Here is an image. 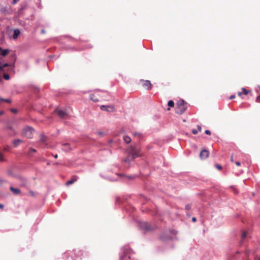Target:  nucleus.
<instances>
[{"mask_svg":"<svg viewBox=\"0 0 260 260\" xmlns=\"http://www.w3.org/2000/svg\"><path fill=\"white\" fill-rule=\"evenodd\" d=\"M4 182V180L0 178V185Z\"/></svg>","mask_w":260,"mask_h":260,"instance_id":"obj_62","label":"nucleus"},{"mask_svg":"<svg viewBox=\"0 0 260 260\" xmlns=\"http://www.w3.org/2000/svg\"><path fill=\"white\" fill-rule=\"evenodd\" d=\"M138 225L139 229L144 231L145 233L152 231L154 229L147 222L145 221H139L138 222Z\"/></svg>","mask_w":260,"mask_h":260,"instance_id":"obj_6","label":"nucleus"},{"mask_svg":"<svg viewBox=\"0 0 260 260\" xmlns=\"http://www.w3.org/2000/svg\"><path fill=\"white\" fill-rule=\"evenodd\" d=\"M37 152V150L32 147H30L29 150L28 154L29 155H31L32 153H35Z\"/></svg>","mask_w":260,"mask_h":260,"instance_id":"obj_33","label":"nucleus"},{"mask_svg":"<svg viewBox=\"0 0 260 260\" xmlns=\"http://www.w3.org/2000/svg\"><path fill=\"white\" fill-rule=\"evenodd\" d=\"M23 141L19 139H16L13 141L12 143L14 147H17L19 144L22 143Z\"/></svg>","mask_w":260,"mask_h":260,"instance_id":"obj_18","label":"nucleus"},{"mask_svg":"<svg viewBox=\"0 0 260 260\" xmlns=\"http://www.w3.org/2000/svg\"><path fill=\"white\" fill-rule=\"evenodd\" d=\"M141 81L144 82L143 86L147 87V90H150L152 88V84L149 80H144L143 79L140 80Z\"/></svg>","mask_w":260,"mask_h":260,"instance_id":"obj_15","label":"nucleus"},{"mask_svg":"<svg viewBox=\"0 0 260 260\" xmlns=\"http://www.w3.org/2000/svg\"><path fill=\"white\" fill-rule=\"evenodd\" d=\"M92 47V45H88L86 46V48H91Z\"/></svg>","mask_w":260,"mask_h":260,"instance_id":"obj_55","label":"nucleus"},{"mask_svg":"<svg viewBox=\"0 0 260 260\" xmlns=\"http://www.w3.org/2000/svg\"><path fill=\"white\" fill-rule=\"evenodd\" d=\"M49 58L50 59H53L55 57V59L59 57V56L56 57L55 55H49Z\"/></svg>","mask_w":260,"mask_h":260,"instance_id":"obj_38","label":"nucleus"},{"mask_svg":"<svg viewBox=\"0 0 260 260\" xmlns=\"http://www.w3.org/2000/svg\"><path fill=\"white\" fill-rule=\"evenodd\" d=\"M259 100H260V95H258L256 99H255V102H257V103H258L259 102Z\"/></svg>","mask_w":260,"mask_h":260,"instance_id":"obj_42","label":"nucleus"},{"mask_svg":"<svg viewBox=\"0 0 260 260\" xmlns=\"http://www.w3.org/2000/svg\"><path fill=\"white\" fill-rule=\"evenodd\" d=\"M209 152L206 149L202 150L200 153V158L201 159H205L209 156Z\"/></svg>","mask_w":260,"mask_h":260,"instance_id":"obj_10","label":"nucleus"},{"mask_svg":"<svg viewBox=\"0 0 260 260\" xmlns=\"http://www.w3.org/2000/svg\"><path fill=\"white\" fill-rule=\"evenodd\" d=\"M174 102L173 100H169L168 102V106L169 107H174Z\"/></svg>","mask_w":260,"mask_h":260,"instance_id":"obj_30","label":"nucleus"},{"mask_svg":"<svg viewBox=\"0 0 260 260\" xmlns=\"http://www.w3.org/2000/svg\"><path fill=\"white\" fill-rule=\"evenodd\" d=\"M10 51V50L8 48L3 49L2 47H0V55L2 56H6L9 53Z\"/></svg>","mask_w":260,"mask_h":260,"instance_id":"obj_14","label":"nucleus"},{"mask_svg":"<svg viewBox=\"0 0 260 260\" xmlns=\"http://www.w3.org/2000/svg\"><path fill=\"white\" fill-rule=\"evenodd\" d=\"M247 236V233L246 231H243L241 234V238L244 240L245 239Z\"/></svg>","mask_w":260,"mask_h":260,"instance_id":"obj_31","label":"nucleus"},{"mask_svg":"<svg viewBox=\"0 0 260 260\" xmlns=\"http://www.w3.org/2000/svg\"><path fill=\"white\" fill-rule=\"evenodd\" d=\"M77 178L78 177L77 176H74V178L67 181L66 183V185L69 186V185L73 184L75 182H76L77 181Z\"/></svg>","mask_w":260,"mask_h":260,"instance_id":"obj_20","label":"nucleus"},{"mask_svg":"<svg viewBox=\"0 0 260 260\" xmlns=\"http://www.w3.org/2000/svg\"><path fill=\"white\" fill-rule=\"evenodd\" d=\"M123 140L126 144L129 143L132 140L131 138L127 135L123 136Z\"/></svg>","mask_w":260,"mask_h":260,"instance_id":"obj_24","label":"nucleus"},{"mask_svg":"<svg viewBox=\"0 0 260 260\" xmlns=\"http://www.w3.org/2000/svg\"><path fill=\"white\" fill-rule=\"evenodd\" d=\"M6 128L7 130L12 131V132H13V134H10V135H16L17 134V133L15 132V131H14L13 127L11 124H8L6 126Z\"/></svg>","mask_w":260,"mask_h":260,"instance_id":"obj_21","label":"nucleus"},{"mask_svg":"<svg viewBox=\"0 0 260 260\" xmlns=\"http://www.w3.org/2000/svg\"><path fill=\"white\" fill-rule=\"evenodd\" d=\"M197 128H198V129H197L198 131H201V130H202V127H201V125H197Z\"/></svg>","mask_w":260,"mask_h":260,"instance_id":"obj_45","label":"nucleus"},{"mask_svg":"<svg viewBox=\"0 0 260 260\" xmlns=\"http://www.w3.org/2000/svg\"><path fill=\"white\" fill-rule=\"evenodd\" d=\"M27 3L26 2L23 3L21 4L20 9L18 10L19 14H21L23 11L27 7Z\"/></svg>","mask_w":260,"mask_h":260,"instance_id":"obj_22","label":"nucleus"},{"mask_svg":"<svg viewBox=\"0 0 260 260\" xmlns=\"http://www.w3.org/2000/svg\"><path fill=\"white\" fill-rule=\"evenodd\" d=\"M52 155L53 156V157L55 158H57L58 157V155L57 154H52Z\"/></svg>","mask_w":260,"mask_h":260,"instance_id":"obj_53","label":"nucleus"},{"mask_svg":"<svg viewBox=\"0 0 260 260\" xmlns=\"http://www.w3.org/2000/svg\"><path fill=\"white\" fill-rule=\"evenodd\" d=\"M20 30L18 28L11 29L9 30L8 35L10 39H17L20 35Z\"/></svg>","mask_w":260,"mask_h":260,"instance_id":"obj_7","label":"nucleus"},{"mask_svg":"<svg viewBox=\"0 0 260 260\" xmlns=\"http://www.w3.org/2000/svg\"><path fill=\"white\" fill-rule=\"evenodd\" d=\"M8 173L9 175H10L12 177H18V176L17 174L14 173L13 171L11 170H8Z\"/></svg>","mask_w":260,"mask_h":260,"instance_id":"obj_25","label":"nucleus"},{"mask_svg":"<svg viewBox=\"0 0 260 260\" xmlns=\"http://www.w3.org/2000/svg\"><path fill=\"white\" fill-rule=\"evenodd\" d=\"M119 177L120 179L124 181L127 179L133 180L136 177V175H126L123 173H118L116 174Z\"/></svg>","mask_w":260,"mask_h":260,"instance_id":"obj_8","label":"nucleus"},{"mask_svg":"<svg viewBox=\"0 0 260 260\" xmlns=\"http://www.w3.org/2000/svg\"><path fill=\"white\" fill-rule=\"evenodd\" d=\"M35 131V129L32 126L26 125L23 128L22 135L28 139H31Z\"/></svg>","mask_w":260,"mask_h":260,"instance_id":"obj_5","label":"nucleus"},{"mask_svg":"<svg viewBox=\"0 0 260 260\" xmlns=\"http://www.w3.org/2000/svg\"><path fill=\"white\" fill-rule=\"evenodd\" d=\"M177 232L174 229H170L164 231L160 235L159 238L161 240L164 242H168L173 240L176 238V235Z\"/></svg>","mask_w":260,"mask_h":260,"instance_id":"obj_2","label":"nucleus"},{"mask_svg":"<svg viewBox=\"0 0 260 260\" xmlns=\"http://www.w3.org/2000/svg\"><path fill=\"white\" fill-rule=\"evenodd\" d=\"M113 142V140H112V139H110V140L108 141V144H107V145H108V146H110V145H111Z\"/></svg>","mask_w":260,"mask_h":260,"instance_id":"obj_41","label":"nucleus"},{"mask_svg":"<svg viewBox=\"0 0 260 260\" xmlns=\"http://www.w3.org/2000/svg\"><path fill=\"white\" fill-rule=\"evenodd\" d=\"M101 177L107 179V180H108L110 181H117L118 180V179L117 178H111V177H104L103 176H102V175H101Z\"/></svg>","mask_w":260,"mask_h":260,"instance_id":"obj_23","label":"nucleus"},{"mask_svg":"<svg viewBox=\"0 0 260 260\" xmlns=\"http://www.w3.org/2000/svg\"><path fill=\"white\" fill-rule=\"evenodd\" d=\"M11 111L14 114H17L18 112V110L15 108H12L11 109Z\"/></svg>","mask_w":260,"mask_h":260,"instance_id":"obj_37","label":"nucleus"},{"mask_svg":"<svg viewBox=\"0 0 260 260\" xmlns=\"http://www.w3.org/2000/svg\"><path fill=\"white\" fill-rule=\"evenodd\" d=\"M10 190L15 194L19 195L21 193V190L18 188H15L12 186L10 187Z\"/></svg>","mask_w":260,"mask_h":260,"instance_id":"obj_16","label":"nucleus"},{"mask_svg":"<svg viewBox=\"0 0 260 260\" xmlns=\"http://www.w3.org/2000/svg\"><path fill=\"white\" fill-rule=\"evenodd\" d=\"M242 90L243 94L244 95H247L250 92V90H247L245 87H242Z\"/></svg>","mask_w":260,"mask_h":260,"instance_id":"obj_29","label":"nucleus"},{"mask_svg":"<svg viewBox=\"0 0 260 260\" xmlns=\"http://www.w3.org/2000/svg\"><path fill=\"white\" fill-rule=\"evenodd\" d=\"M6 67H9V68H11L10 66V64L9 63H4V64H2L0 66V70H4L5 68Z\"/></svg>","mask_w":260,"mask_h":260,"instance_id":"obj_26","label":"nucleus"},{"mask_svg":"<svg viewBox=\"0 0 260 260\" xmlns=\"http://www.w3.org/2000/svg\"><path fill=\"white\" fill-rule=\"evenodd\" d=\"M4 78L6 80H9L10 79V77L9 74H5L4 75Z\"/></svg>","mask_w":260,"mask_h":260,"instance_id":"obj_36","label":"nucleus"},{"mask_svg":"<svg viewBox=\"0 0 260 260\" xmlns=\"http://www.w3.org/2000/svg\"><path fill=\"white\" fill-rule=\"evenodd\" d=\"M191 133L193 134V135H196L198 134V131L196 129H192L191 130Z\"/></svg>","mask_w":260,"mask_h":260,"instance_id":"obj_40","label":"nucleus"},{"mask_svg":"<svg viewBox=\"0 0 260 260\" xmlns=\"http://www.w3.org/2000/svg\"><path fill=\"white\" fill-rule=\"evenodd\" d=\"M191 207H192V204H187L185 205V209L186 210L189 211L191 208Z\"/></svg>","mask_w":260,"mask_h":260,"instance_id":"obj_35","label":"nucleus"},{"mask_svg":"<svg viewBox=\"0 0 260 260\" xmlns=\"http://www.w3.org/2000/svg\"><path fill=\"white\" fill-rule=\"evenodd\" d=\"M55 112L56 114L61 118H65L68 115L66 111L58 108L55 110Z\"/></svg>","mask_w":260,"mask_h":260,"instance_id":"obj_9","label":"nucleus"},{"mask_svg":"<svg viewBox=\"0 0 260 260\" xmlns=\"http://www.w3.org/2000/svg\"><path fill=\"white\" fill-rule=\"evenodd\" d=\"M126 200L127 199L125 198L124 197H117L115 202L116 204H121L123 209H124L126 212L129 213L131 214L133 212L136 210V209L135 207L130 205H129L128 207H127L124 204L125 202H126Z\"/></svg>","mask_w":260,"mask_h":260,"instance_id":"obj_3","label":"nucleus"},{"mask_svg":"<svg viewBox=\"0 0 260 260\" xmlns=\"http://www.w3.org/2000/svg\"><path fill=\"white\" fill-rule=\"evenodd\" d=\"M66 37H67L70 38L71 39H72V40H73L77 41V39H75V38H73L71 37V36H66Z\"/></svg>","mask_w":260,"mask_h":260,"instance_id":"obj_54","label":"nucleus"},{"mask_svg":"<svg viewBox=\"0 0 260 260\" xmlns=\"http://www.w3.org/2000/svg\"><path fill=\"white\" fill-rule=\"evenodd\" d=\"M38 2H39V4H37V6H38V7L39 8H41V0H38Z\"/></svg>","mask_w":260,"mask_h":260,"instance_id":"obj_44","label":"nucleus"},{"mask_svg":"<svg viewBox=\"0 0 260 260\" xmlns=\"http://www.w3.org/2000/svg\"><path fill=\"white\" fill-rule=\"evenodd\" d=\"M61 145L63 147L62 150L65 152H69L72 150V148L69 143H60Z\"/></svg>","mask_w":260,"mask_h":260,"instance_id":"obj_12","label":"nucleus"},{"mask_svg":"<svg viewBox=\"0 0 260 260\" xmlns=\"http://www.w3.org/2000/svg\"><path fill=\"white\" fill-rule=\"evenodd\" d=\"M100 109L103 111H108L109 112H113L114 110V107L110 105H101L100 106Z\"/></svg>","mask_w":260,"mask_h":260,"instance_id":"obj_11","label":"nucleus"},{"mask_svg":"<svg viewBox=\"0 0 260 260\" xmlns=\"http://www.w3.org/2000/svg\"><path fill=\"white\" fill-rule=\"evenodd\" d=\"M6 161V159L4 157L3 153L0 152V162Z\"/></svg>","mask_w":260,"mask_h":260,"instance_id":"obj_32","label":"nucleus"},{"mask_svg":"<svg viewBox=\"0 0 260 260\" xmlns=\"http://www.w3.org/2000/svg\"><path fill=\"white\" fill-rule=\"evenodd\" d=\"M48 137L44 135V134H41L40 135V142L42 144H46V142L48 140Z\"/></svg>","mask_w":260,"mask_h":260,"instance_id":"obj_17","label":"nucleus"},{"mask_svg":"<svg viewBox=\"0 0 260 260\" xmlns=\"http://www.w3.org/2000/svg\"><path fill=\"white\" fill-rule=\"evenodd\" d=\"M214 166L218 170H221L222 169V167L219 164H215Z\"/></svg>","mask_w":260,"mask_h":260,"instance_id":"obj_34","label":"nucleus"},{"mask_svg":"<svg viewBox=\"0 0 260 260\" xmlns=\"http://www.w3.org/2000/svg\"><path fill=\"white\" fill-rule=\"evenodd\" d=\"M186 216L187 217H190V214L189 212H187L186 213Z\"/></svg>","mask_w":260,"mask_h":260,"instance_id":"obj_51","label":"nucleus"},{"mask_svg":"<svg viewBox=\"0 0 260 260\" xmlns=\"http://www.w3.org/2000/svg\"><path fill=\"white\" fill-rule=\"evenodd\" d=\"M4 114V111H0V116L3 115Z\"/></svg>","mask_w":260,"mask_h":260,"instance_id":"obj_60","label":"nucleus"},{"mask_svg":"<svg viewBox=\"0 0 260 260\" xmlns=\"http://www.w3.org/2000/svg\"><path fill=\"white\" fill-rule=\"evenodd\" d=\"M231 161H233V162L234 161V160H233V156H231Z\"/></svg>","mask_w":260,"mask_h":260,"instance_id":"obj_64","label":"nucleus"},{"mask_svg":"<svg viewBox=\"0 0 260 260\" xmlns=\"http://www.w3.org/2000/svg\"><path fill=\"white\" fill-rule=\"evenodd\" d=\"M3 102H7L8 103H11L12 102L11 100H10L9 99H4L3 98H0V104Z\"/></svg>","mask_w":260,"mask_h":260,"instance_id":"obj_28","label":"nucleus"},{"mask_svg":"<svg viewBox=\"0 0 260 260\" xmlns=\"http://www.w3.org/2000/svg\"><path fill=\"white\" fill-rule=\"evenodd\" d=\"M142 155V154L139 148L136 147L131 146L128 150L127 156L122 159V162L124 167L128 169L130 167L131 161L134 160L136 158Z\"/></svg>","mask_w":260,"mask_h":260,"instance_id":"obj_1","label":"nucleus"},{"mask_svg":"<svg viewBox=\"0 0 260 260\" xmlns=\"http://www.w3.org/2000/svg\"><path fill=\"white\" fill-rule=\"evenodd\" d=\"M134 135L135 136H138V135H141V134L139 133L135 132V133H134Z\"/></svg>","mask_w":260,"mask_h":260,"instance_id":"obj_58","label":"nucleus"},{"mask_svg":"<svg viewBox=\"0 0 260 260\" xmlns=\"http://www.w3.org/2000/svg\"><path fill=\"white\" fill-rule=\"evenodd\" d=\"M90 99L94 102H97L99 101V100L96 99H93L92 98H90Z\"/></svg>","mask_w":260,"mask_h":260,"instance_id":"obj_52","label":"nucleus"},{"mask_svg":"<svg viewBox=\"0 0 260 260\" xmlns=\"http://www.w3.org/2000/svg\"><path fill=\"white\" fill-rule=\"evenodd\" d=\"M230 188L235 194H238L239 191L233 185L230 186Z\"/></svg>","mask_w":260,"mask_h":260,"instance_id":"obj_27","label":"nucleus"},{"mask_svg":"<svg viewBox=\"0 0 260 260\" xmlns=\"http://www.w3.org/2000/svg\"><path fill=\"white\" fill-rule=\"evenodd\" d=\"M242 93H242V92L239 91V92H238V95L239 96H241V95H242Z\"/></svg>","mask_w":260,"mask_h":260,"instance_id":"obj_61","label":"nucleus"},{"mask_svg":"<svg viewBox=\"0 0 260 260\" xmlns=\"http://www.w3.org/2000/svg\"><path fill=\"white\" fill-rule=\"evenodd\" d=\"M4 208V205L2 204H0V209H3Z\"/></svg>","mask_w":260,"mask_h":260,"instance_id":"obj_57","label":"nucleus"},{"mask_svg":"<svg viewBox=\"0 0 260 260\" xmlns=\"http://www.w3.org/2000/svg\"><path fill=\"white\" fill-rule=\"evenodd\" d=\"M18 1L19 0H13V1L12 2V5L16 4L18 2Z\"/></svg>","mask_w":260,"mask_h":260,"instance_id":"obj_47","label":"nucleus"},{"mask_svg":"<svg viewBox=\"0 0 260 260\" xmlns=\"http://www.w3.org/2000/svg\"><path fill=\"white\" fill-rule=\"evenodd\" d=\"M187 107H178L175 108V112L177 114L181 115L183 114L186 110Z\"/></svg>","mask_w":260,"mask_h":260,"instance_id":"obj_13","label":"nucleus"},{"mask_svg":"<svg viewBox=\"0 0 260 260\" xmlns=\"http://www.w3.org/2000/svg\"><path fill=\"white\" fill-rule=\"evenodd\" d=\"M187 103L183 99H181L178 101L176 104V106L178 107H186L185 105Z\"/></svg>","mask_w":260,"mask_h":260,"instance_id":"obj_19","label":"nucleus"},{"mask_svg":"<svg viewBox=\"0 0 260 260\" xmlns=\"http://www.w3.org/2000/svg\"><path fill=\"white\" fill-rule=\"evenodd\" d=\"M98 135L102 136H104V135H105V133L104 132H99L98 133Z\"/></svg>","mask_w":260,"mask_h":260,"instance_id":"obj_46","label":"nucleus"},{"mask_svg":"<svg viewBox=\"0 0 260 260\" xmlns=\"http://www.w3.org/2000/svg\"><path fill=\"white\" fill-rule=\"evenodd\" d=\"M41 34H45L46 32V31H45V30L44 29H42L41 30Z\"/></svg>","mask_w":260,"mask_h":260,"instance_id":"obj_59","label":"nucleus"},{"mask_svg":"<svg viewBox=\"0 0 260 260\" xmlns=\"http://www.w3.org/2000/svg\"><path fill=\"white\" fill-rule=\"evenodd\" d=\"M191 221H192V222H196V221H197V218H196V217H192V218H191Z\"/></svg>","mask_w":260,"mask_h":260,"instance_id":"obj_48","label":"nucleus"},{"mask_svg":"<svg viewBox=\"0 0 260 260\" xmlns=\"http://www.w3.org/2000/svg\"><path fill=\"white\" fill-rule=\"evenodd\" d=\"M6 11V7L2 8L1 11L4 12V11Z\"/></svg>","mask_w":260,"mask_h":260,"instance_id":"obj_56","label":"nucleus"},{"mask_svg":"<svg viewBox=\"0 0 260 260\" xmlns=\"http://www.w3.org/2000/svg\"><path fill=\"white\" fill-rule=\"evenodd\" d=\"M235 164L238 166H240L241 165V162L240 161H237L235 162Z\"/></svg>","mask_w":260,"mask_h":260,"instance_id":"obj_50","label":"nucleus"},{"mask_svg":"<svg viewBox=\"0 0 260 260\" xmlns=\"http://www.w3.org/2000/svg\"><path fill=\"white\" fill-rule=\"evenodd\" d=\"M205 134L207 135H211V132L209 129H206L205 131Z\"/></svg>","mask_w":260,"mask_h":260,"instance_id":"obj_39","label":"nucleus"},{"mask_svg":"<svg viewBox=\"0 0 260 260\" xmlns=\"http://www.w3.org/2000/svg\"><path fill=\"white\" fill-rule=\"evenodd\" d=\"M235 98V95L233 94V95H232L230 96V100H233Z\"/></svg>","mask_w":260,"mask_h":260,"instance_id":"obj_49","label":"nucleus"},{"mask_svg":"<svg viewBox=\"0 0 260 260\" xmlns=\"http://www.w3.org/2000/svg\"><path fill=\"white\" fill-rule=\"evenodd\" d=\"M256 194V193L255 192H253L252 193V195L253 197H254Z\"/></svg>","mask_w":260,"mask_h":260,"instance_id":"obj_63","label":"nucleus"},{"mask_svg":"<svg viewBox=\"0 0 260 260\" xmlns=\"http://www.w3.org/2000/svg\"><path fill=\"white\" fill-rule=\"evenodd\" d=\"M152 148V146L151 145H148L147 146V149L148 150H150Z\"/></svg>","mask_w":260,"mask_h":260,"instance_id":"obj_43","label":"nucleus"},{"mask_svg":"<svg viewBox=\"0 0 260 260\" xmlns=\"http://www.w3.org/2000/svg\"><path fill=\"white\" fill-rule=\"evenodd\" d=\"M73 254L76 255L77 257L79 258L83 254V251L79 250L78 251V253H76V250H75L73 252L66 251L63 254L62 258L64 260H77L74 257Z\"/></svg>","mask_w":260,"mask_h":260,"instance_id":"obj_4","label":"nucleus"}]
</instances>
